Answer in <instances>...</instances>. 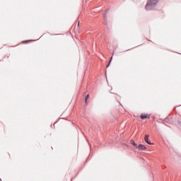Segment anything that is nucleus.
Masks as SVG:
<instances>
[{
	"label": "nucleus",
	"mask_w": 181,
	"mask_h": 181,
	"mask_svg": "<svg viewBox=\"0 0 181 181\" xmlns=\"http://www.w3.org/2000/svg\"><path fill=\"white\" fill-rule=\"evenodd\" d=\"M158 2V0H148L145 8L146 11H150L153 6H156Z\"/></svg>",
	"instance_id": "f257e3e1"
},
{
	"label": "nucleus",
	"mask_w": 181,
	"mask_h": 181,
	"mask_svg": "<svg viewBox=\"0 0 181 181\" xmlns=\"http://www.w3.org/2000/svg\"><path fill=\"white\" fill-rule=\"evenodd\" d=\"M144 141L145 142H146V144H148V145H153V144L151 143V141H149V135L146 134L144 137Z\"/></svg>",
	"instance_id": "f03ea898"
},
{
	"label": "nucleus",
	"mask_w": 181,
	"mask_h": 181,
	"mask_svg": "<svg viewBox=\"0 0 181 181\" xmlns=\"http://www.w3.org/2000/svg\"><path fill=\"white\" fill-rule=\"evenodd\" d=\"M136 149H138L139 151H145V149H146V147L143 144H139V146H137Z\"/></svg>",
	"instance_id": "7ed1b4c3"
},
{
	"label": "nucleus",
	"mask_w": 181,
	"mask_h": 181,
	"mask_svg": "<svg viewBox=\"0 0 181 181\" xmlns=\"http://www.w3.org/2000/svg\"><path fill=\"white\" fill-rule=\"evenodd\" d=\"M149 117H151V115H149L148 114H141L140 116L141 119H146V118H149Z\"/></svg>",
	"instance_id": "20e7f679"
},
{
	"label": "nucleus",
	"mask_w": 181,
	"mask_h": 181,
	"mask_svg": "<svg viewBox=\"0 0 181 181\" xmlns=\"http://www.w3.org/2000/svg\"><path fill=\"white\" fill-rule=\"evenodd\" d=\"M131 144H132L133 146H135L136 148L138 147V146L136 145V144L135 143L134 141H131Z\"/></svg>",
	"instance_id": "39448f33"
},
{
	"label": "nucleus",
	"mask_w": 181,
	"mask_h": 181,
	"mask_svg": "<svg viewBox=\"0 0 181 181\" xmlns=\"http://www.w3.org/2000/svg\"><path fill=\"white\" fill-rule=\"evenodd\" d=\"M111 62H112V57L110 58V60L109 61V63L107 65V67H108L110 66V64H111Z\"/></svg>",
	"instance_id": "423d86ee"
},
{
	"label": "nucleus",
	"mask_w": 181,
	"mask_h": 181,
	"mask_svg": "<svg viewBox=\"0 0 181 181\" xmlns=\"http://www.w3.org/2000/svg\"><path fill=\"white\" fill-rule=\"evenodd\" d=\"M88 98H90V95H87L85 99L86 103H87V100H88Z\"/></svg>",
	"instance_id": "0eeeda50"
},
{
	"label": "nucleus",
	"mask_w": 181,
	"mask_h": 181,
	"mask_svg": "<svg viewBox=\"0 0 181 181\" xmlns=\"http://www.w3.org/2000/svg\"><path fill=\"white\" fill-rule=\"evenodd\" d=\"M29 42H32V40H27V41H23V43H29Z\"/></svg>",
	"instance_id": "6e6552de"
}]
</instances>
